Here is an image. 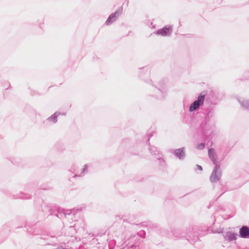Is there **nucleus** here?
<instances>
[{
	"label": "nucleus",
	"mask_w": 249,
	"mask_h": 249,
	"mask_svg": "<svg viewBox=\"0 0 249 249\" xmlns=\"http://www.w3.org/2000/svg\"><path fill=\"white\" fill-rule=\"evenodd\" d=\"M60 115H65L66 113H60V112L56 111L49 117L47 120L50 122L55 123L57 122V117Z\"/></svg>",
	"instance_id": "9"
},
{
	"label": "nucleus",
	"mask_w": 249,
	"mask_h": 249,
	"mask_svg": "<svg viewBox=\"0 0 249 249\" xmlns=\"http://www.w3.org/2000/svg\"><path fill=\"white\" fill-rule=\"evenodd\" d=\"M205 95L201 94L197 97V99L193 102L189 107V111L190 112L198 110L199 107L202 106L204 102Z\"/></svg>",
	"instance_id": "3"
},
{
	"label": "nucleus",
	"mask_w": 249,
	"mask_h": 249,
	"mask_svg": "<svg viewBox=\"0 0 249 249\" xmlns=\"http://www.w3.org/2000/svg\"><path fill=\"white\" fill-rule=\"evenodd\" d=\"M209 157L213 162V164L216 165L217 164V155L215 150L213 148H210L208 151Z\"/></svg>",
	"instance_id": "7"
},
{
	"label": "nucleus",
	"mask_w": 249,
	"mask_h": 249,
	"mask_svg": "<svg viewBox=\"0 0 249 249\" xmlns=\"http://www.w3.org/2000/svg\"><path fill=\"white\" fill-rule=\"evenodd\" d=\"M82 210V208H74L71 210H64L62 208H58L54 210L52 212L51 215L52 217L57 218L76 216V214Z\"/></svg>",
	"instance_id": "1"
},
{
	"label": "nucleus",
	"mask_w": 249,
	"mask_h": 249,
	"mask_svg": "<svg viewBox=\"0 0 249 249\" xmlns=\"http://www.w3.org/2000/svg\"><path fill=\"white\" fill-rule=\"evenodd\" d=\"M238 102L243 108L249 110V100L240 98L238 99Z\"/></svg>",
	"instance_id": "10"
},
{
	"label": "nucleus",
	"mask_w": 249,
	"mask_h": 249,
	"mask_svg": "<svg viewBox=\"0 0 249 249\" xmlns=\"http://www.w3.org/2000/svg\"><path fill=\"white\" fill-rule=\"evenodd\" d=\"M171 152L175 155L179 160H183L185 157V148L181 147L175 150H172Z\"/></svg>",
	"instance_id": "6"
},
{
	"label": "nucleus",
	"mask_w": 249,
	"mask_h": 249,
	"mask_svg": "<svg viewBox=\"0 0 249 249\" xmlns=\"http://www.w3.org/2000/svg\"><path fill=\"white\" fill-rule=\"evenodd\" d=\"M214 110L213 108H210L208 109L206 118L210 119L211 117H212L213 115Z\"/></svg>",
	"instance_id": "12"
},
{
	"label": "nucleus",
	"mask_w": 249,
	"mask_h": 249,
	"mask_svg": "<svg viewBox=\"0 0 249 249\" xmlns=\"http://www.w3.org/2000/svg\"><path fill=\"white\" fill-rule=\"evenodd\" d=\"M158 90L159 92H161V91L159 89H158Z\"/></svg>",
	"instance_id": "20"
},
{
	"label": "nucleus",
	"mask_w": 249,
	"mask_h": 249,
	"mask_svg": "<svg viewBox=\"0 0 249 249\" xmlns=\"http://www.w3.org/2000/svg\"><path fill=\"white\" fill-rule=\"evenodd\" d=\"M157 158H158V159H160V156H158V157H157Z\"/></svg>",
	"instance_id": "21"
},
{
	"label": "nucleus",
	"mask_w": 249,
	"mask_h": 249,
	"mask_svg": "<svg viewBox=\"0 0 249 249\" xmlns=\"http://www.w3.org/2000/svg\"><path fill=\"white\" fill-rule=\"evenodd\" d=\"M152 136V134H151L150 135H149V137H148V139L147 140V141H149V139H150V138Z\"/></svg>",
	"instance_id": "19"
},
{
	"label": "nucleus",
	"mask_w": 249,
	"mask_h": 249,
	"mask_svg": "<svg viewBox=\"0 0 249 249\" xmlns=\"http://www.w3.org/2000/svg\"><path fill=\"white\" fill-rule=\"evenodd\" d=\"M19 198H25V199H29V198H30V195H25V196H20L19 197Z\"/></svg>",
	"instance_id": "17"
},
{
	"label": "nucleus",
	"mask_w": 249,
	"mask_h": 249,
	"mask_svg": "<svg viewBox=\"0 0 249 249\" xmlns=\"http://www.w3.org/2000/svg\"><path fill=\"white\" fill-rule=\"evenodd\" d=\"M240 236L242 238L249 237V228L246 226H242L239 231Z\"/></svg>",
	"instance_id": "8"
},
{
	"label": "nucleus",
	"mask_w": 249,
	"mask_h": 249,
	"mask_svg": "<svg viewBox=\"0 0 249 249\" xmlns=\"http://www.w3.org/2000/svg\"><path fill=\"white\" fill-rule=\"evenodd\" d=\"M196 167L199 170H200V171L202 170V167L200 165H196Z\"/></svg>",
	"instance_id": "18"
},
{
	"label": "nucleus",
	"mask_w": 249,
	"mask_h": 249,
	"mask_svg": "<svg viewBox=\"0 0 249 249\" xmlns=\"http://www.w3.org/2000/svg\"><path fill=\"white\" fill-rule=\"evenodd\" d=\"M222 173L220 169V165L216 164L213 172L210 177V180L211 182H216L218 181L221 177Z\"/></svg>",
	"instance_id": "2"
},
{
	"label": "nucleus",
	"mask_w": 249,
	"mask_h": 249,
	"mask_svg": "<svg viewBox=\"0 0 249 249\" xmlns=\"http://www.w3.org/2000/svg\"><path fill=\"white\" fill-rule=\"evenodd\" d=\"M123 12V8H119L117 9L115 13L111 14L106 21V24L109 25L115 21L122 14Z\"/></svg>",
	"instance_id": "4"
},
{
	"label": "nucleus",
	"mask_w": 249,
	"mask_h": 249,
	"mask_svg": "<svg viewBox=\"0 0 249 249\" xmlns=\"http://www.w3.org/2000/svg\"><path fill=\"white\" fill-rule=\"evenodd\" d=\"M138 235L143 238H144L145 237V232L144 231H141L140 232H139L138 233Z\"/></svg>",
	"instance_id": "15"
},
{
	"label": "nucleus",
	"mask_w": 249,
	"mask_h": 249,
	"mask_svg": "<svg viewBox=\"0 0 249 249\" xmlns=\"http://www.w3.org/2000/svg\"><path fill=\"white\" fill-rule=\"evenodd\" d=\"M204 146L205 144L204 143H200L197 145L196 148L200 150L203 149Z\"/></svg>",
	"instance_id": "16"
},
{
	"label": "nucleus",
	"mask_w": 249,
	"mask_h": 249,
	"mask_svg": "<svg viewBox=\"0 0 249 249\" xmlns=\"http://www.w3.org/2000/svg\"><path fill=\"white\" fill-rule=\"evenodd\" d=\"M173 31V25H168L163 28L158 30L156 34L161 36H170Z\"/></svg>",
	"instance_id": "5"
},
{
	"label": "nucleus",
	"mask_w": 249,
	"mask_h": 249,
	"mask_svg": "<svg viewBox=\"0 0 249 249\" xmlns=\"http://www.w3.org/2000/svg\"><path fill=\"white\" fill-rule=\"evenodd\" d=\"M88 165L87 164H85L84 166V167L82 169V171L81 173L79 175H77V174H76L74 177H82L85 174V172L87 171V170L88 169Z\"/></svg>",
	"instance_id": "14"
},
{
	"label": "nucleus",
	"mask_w": 249,
	"mask_h": 249,
	"mask_svg": "<svg viewBox=\"0 0 249 249\" xmlns=\"http://www.w3.org/2000/svg\"><path fill=\"white\" fill-rule=\"evenodd\" d=\"M237 234L234 233H231L230 232H228L227 233V237L228 238V240L229 241H232L236 239V236Z\"/></svg>",
	"instance_id": "11"
},
{
	"label": "nucleus",
	"mask_w": 249,
	"mask_h": 249,
	"mask_svg": "<svg viewBox=\"0 0 249 249\" xmlns=\"http://www.w3.org/2000/svg\"><path fill=\"white\" fill-rule=\"evenodd\" d=\"M150 152L153 155H157L159 153V151H158L156 147L154 146H151L149 148Z\"/></svg>",
	"instance_id": "13"
}]
</instances>
